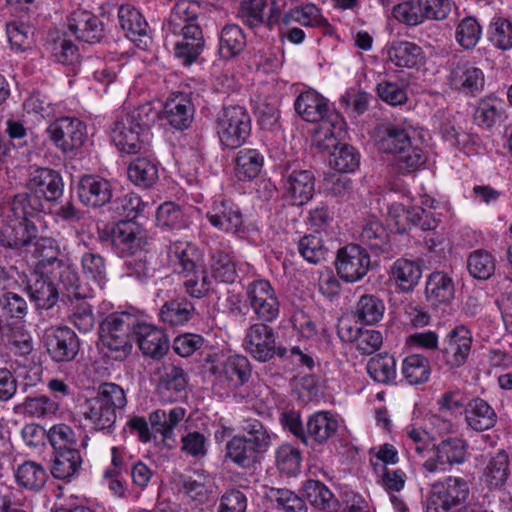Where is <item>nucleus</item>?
<instances>
[{
	"label": "nucleus",
	"instance_id": "1",
	"mask_svg": "<svg viewBox=\"0 0 512 512\" xmlns=\"http://www.w3.org/2000/svg\"><path fill=\"white\" fill-rule=\"evenodd\" d=\"M79 276L71 266L58 259V248L51 237L34 235V305L38 309H49L58 299L59 286L68 292V297H82Z\"/></svg>",
	"mask_w": 512,
	"mask_h": 512
},
{
	"label": "nucleus",
	"instance_id": "2",
	"mask_svg": "<svg viewBox=\"0 0 512 512\" xmlns=\"http://www.w3.org/2000/svg\"><path fill=\"white\" fill-rule=\"evenodd\" d=\"M127 404L125 392L115 383H103L95 396L80 405V415L96 431H110L117 419V412Z\"/></svg>",
	"mask_w": 512,
	"mask_h": 512
},
{
	"label": "nucleus",
	"instance_id": "3",
	"mask_svg": "<svg viewBox=\"0 0 512 512\" xmlns=\"http://www.w3.org/2000/svg\"><path fill=\"white\" fill-rule=\"evenodd\" d=\"M413 132L411 127L395 123L382 125L378 130L379 150L398 155L397 166L402 173L415 171L426 161L423 150L412 139Z\"/></svg>",
	"mask_w": 512,
	"mask_h": 512
},
{
	"label": "nucleus",
	"instance_id": "4",
	"mask_svg": "<svg viewBox=\"0 0 512 512\" xmlns=\"http://www.w3.org/2000/svg\"><path fill=\"white\" fill-rule=\"evenodd\" d=\"M139 318L137 315L123 311L106 317L100 326V339L109 351V357L123 359L131 351V336H135Z\"/></svg>",
	"mask_w": 512,
	"mask_h": 512
},
{
	"label": "nucleus",
	"instance_id": "5",
	"mask_svg": "<svg viewBox=\"0 0 512 512\" xmlns=\"http://www.w3.org/2000/svg\"><path fill=\"white\" fill-rule=\"evenodd\" d=\"M216 132L226 148L243 145L251 133V118L246 109L238 105L224 107L216 117Z\"/></svg>",
	"mask_w": 512,
	"mask_h": 512
},
{
	"label": "nucleus",
	"instance_id": "6",
	"mask_svg": "<svg viewBox=\"0 0 512 512\" xmlns=\"http://www.w3.org/2000/svg\"><path fill=\"white\" fill-rule=\"evenodd\" d=\"M11 209L14 218L11 224L2 230L0 242L5 247L20 249L28 246L32 240L30 232L32 203L29 195L15 196Z\"/></svg>",
	"mask_w": 512,
	"mask_h": 512
},
{
	"label": "nucleus",
	"instance_id": "7",
	"mask_svg": "<svg viewBox=\"0 0 512 512\" xmlns=\"http://www.w3.org/2000/svg\"><path fill=\"white\" fill-rule=\"evenodd\" d=\"M103 242H110L122 256H133L141 253L147 244V233L132 220H122L100 232Z\"/></svg>",
	"mask_w": 512,
	"mask_h": 512
},
{
	"label": "nucleus",
	"instance_id": "8",
	"mask_svg": "<svg viewBox=\"0 0 512 512\" xmlns=\"http://www.w3.org/2000/svg\"><path fill=\"white\" fill-rule=\"evenodd\" d=\"M469 493L470 487L465 479L447 476L431 485L426 512H449L463 504Z\"/></svg>",
	"mask_w": 512,
	"mask_h": 512
},
{
	"label": "nucleus",
	"instance_id": "9",
	"mask_svg": "<svg viewBox=\"0 0 512 512\" xmlns=\"http://www.w3.org/2000/svg\"><path fill=\"white\" fill-rule=\"evenodd\" d=\"M249 306L263 323L273 322L280 313V301L275 289L267 280H256L246 288Z\"/></svg>",
	"mask_w": 512,
	"mask_h": 512
},
{
	"label": "nucleus",
	"instance_id": "10",
	"mask_svg": "<svg viewBox=\"0 0 512 512\" xmlns=\"http://www.w3.org/2000/svg\"><path fill=\"white\" fill-rule=\"evenodd\" d=\"M51 140L64 153L78 150L84 144L87 132L85 124L77 118L63 117L47 128Z\"/></svg>",
	"mask_w": 512,
	"mask_h": 512
},
{
	"label": "nucleus",
	"instance_id": "11",
	"mask_svg": "<svg viewBox=\"0 0 512 512\" xmlns=\"http://www.w3.org/2000/svg\"><path fill=\"white\" fill-rule=\"evenodd\" d=\"M335 268L339 277L348 283L361 280L370 268L368 253L356 244L338 250Z\"/></svg>",
	"mask_w": 512,
	"mask_h": 512
},
{
	"label": "nucleus",
	"instance_id": "12",
	"mask_svg": "<svg viewBox=\"0 0 512 512\" xmlns=\"http://www.w3.org/2000/svg\"><path fill=\"white\" fill-rule=\"evenodd\" d=\"M200 5L191 0H179L172 7L164 29L174 36L203 32L199 24Z\"/></svg>",
	"mask_w": 512,
	"mask_h": 512
},
{
	"label": "nucleus",
	"instance_id": "13",
	"mask_svg": "<svg viewBox=\"0 0 512 512\" xmlns=\"http://www.w3.org/2000/svg\"><path fill=\"white\" fill-rule=\"evenodd\" d=\"M467 444L464 440L453 437L442 440L435 446V455L423 463L427 473H442L454 464H462L466 460Z\"/></svg>",
	"mask_w": 512,
	"mask_h": 512
},
{
	"label": "nucleus",
	"instance_id": "14",
	"mask_svg": "<svg viewBox=\"0 0 512 512\" xmlns=\"http://www.w3.org/2000/svg\"><path fill=\"white\" fill-rule=\"evenodd\" d=\"M243 345L246 352L260 362L269 361L275 354L278 355L274 330L263 322L247 328Z\"/></svg>",
	"mask_w": 512,
	"mask_h": 512
},
{
	"label": "nucleus",
	"instance_id": "15",
	"mask_svg": "<svg viewBox=\"0 0 512 512\" xmlns=\"http://www.w3.org/2000/svg\"><path fill=\"white\" fill-rule=\"evenodd\" d=\"M42 342L55 362L71 361L79 350L78 338L68 327H51L46 329Z\"/></svg>",
	"mask_w": 512,
	"mask_h": 512
},
{
	"label": "nucleus",
	"instance_id": "16",
	"mask_svg": "<svg viewBox=\"0 0 512 512\" xmlns=\"http://www.w3.org/2000/svg\"><path fill=\"white\" fill-rule=\"evenodd\" d=\"M472 333L464 325H458L452 328L442 342V353L445 362L451 368L463 366L472 348Z\"/></svg>",
	"mask_w": 512,
	"mask_h": 512
},
{
	"label": "nucleus",
	"instance_id": "17",
	"mask_svg": "<svg viewBox=\"0 0 512 512\" xmlns=\"http://www.w3.org/2000/svg\"><path fill=\"white\" fill-rule=\"evenodd\" d=\"M483 71L469 62H459L448 76L449 86L466 95H476L484 88Z\"/></svg>",
	"mask_w": 512,
	"mask_h": 512
},
{
	"label": "nucleus",
	"instance_id": "18",
	"mask_svg": "<svg viewBox=\"0 0 512 512\" xmlns=\"http://www.w3.org/2000/svg\"><path fill=\"white\" fill-rule=\"evenodd\" d=\"M206 217L213 227L227 233H238L243 227L240 208L227 200L213 201Z\"/></svg>",
	"mask_w": 512,
	"mask_h": 512
},
{
	"label": "nucleus",
	"instance_id": "19",
	"mask_svg": "<svg viewBox=\"0 0 512 512\" xmlns=\"http://www.w3.org/2000/svg\"><path fill=\"white\" fill-rule=\"evenodd\" d=\"M111 139L115 146L127 154H135L146 150L150 137H144V133L132 124H126V120L119 117L111 128Z\"/></svg>",
	"mask_w": 512,
	"mask_h": 512
},
{
	"label": "nucleus",
	"instance_id": "20",
	"mask_svg": "<svg viewBox=\"0 0 512 512\" xmlns=\"http://www.w3.org/2000/svg\"><path fill=\"white\" fill-rule=\"evenodd\" d=\"M194 112L191 95L187 93L171 95L163 106V117L177 130H184L190 126Z\"/></svg>",
	"mask_w": 512,
	"mask_h": 512
},
{
	"label": "nucleus",
	"instance_id": "21",
	"mask_svg": "<svg viewBox=\"0 0 512 512\" xmlns=\"http://www.w3.org/2000/svg\"><path fill=\"white\" fill-rule=\"evenodd\" d=\"M135 338L142 353L153 359L164 357L169 349V341L163 330L140 320Z\"/></svg>",
	"mask_w": 512,
	"mask_h": 512
},
{
	"label": "nucleus",
	"instance_id": "22",
	"mask_svg": "<svg viewBox=\"0 0 512 512\" xmlns=\"http://www.w3.org/2000/svg\"><path fill=\"white\" fill-rule=\"evenodd\" d=\"M69 31L79 40L87 43L100 41L103 36V27L100 20L91 12L77 9L67 20Z\"/></svg>",
	"mask_w": 512,
	"mask_h": 512
},
{
	"label": "nucleus",
	"instance_id": "23",
	"mask_svg": "<svg viewBox=\"0 0 512 512\" xmlns=\"http://www.w3.org/2000/svg\"><path fill=\"white\" fill-rule=\"evenodd\" d=\"M186 416V409L173 407L168 410L157 409L150 413L149 423L154 433L160 434L162 441L167 445L175 443L174 430L180 425Z\"/></svg>",
	"mask_w": 512,
	"mask_h": 512
},
{
	"label": "nucleus",
	"instance_id": "24",
	"mask_svg": "<svg viewBox=\"0 0 512 512\" xmlns=\"http://www.w3.org/2000/svg\"><path fill=\"white\" fill-rule=\"evenodd\" d=\"M78 195L85 205L101 207L111 200L112 187L104 178L87 175L78 184Z\"/></svg>",
	"mask_w": 512,
	"mask_h": 512
},
{
	"label": "nucleus",
	"instance_id": "25",
	"mask_svg": "<svg viewBox=\"0 0 512 512\" xmlns=\"http://www.w3.org/2000/svg\"><path fill=\"white\" fill-rule=\"evenodd\" d=\"M285 195L293 205L307 203L314 194V176L308 170L291 172L285 180Z\"/></svg>",
	"mask_w": 512,
	"mask_h": 512
},
{
	"label": "nucleus",
	"instance_id": "26",
	"mask_svg": "<svg viewBox=\"0 0 512 512\" xmlns=\"http://www.w3.org/2000/svg\"><path fill=\"white\" fill-rule=\"evenodd\" d=\"M320 124L314 135V143L322 150L336 148L339 141L345 135V121L341 115L331 112Z\"/></svg>",
	"mask_w": 512,
	"mask_h": 512
},
{
	"label": "nucleus",
	"instance_id": "27",
	"mask_svg": "<svg viewBox=\"0 0 512 512\" xmlns=\"http://www.w3.org/2000/svg\"><path fill=\"white\" fill-rule=\"evenodd\" d=\"M294 107L298 115L307 122H318L331 113L327 100L314 90L302 92L296 98Z\"/></svg>",
	"mask_w": 512,
	"mask_h": 512
},
{
	"label": "nucleus",
	"instance_id": "28",
	"mask_svg": "<svg viewBox=\"0 0 512 512\" xmlns=\"http://www.w3.org/2000/svg\"><path fill=\"white\" fill-rule=\"evenodd\" d=\"M250 376L249 360L242 355H232L223 363L218 381L228 389L242 386Z\"/></svg>",
	"mask_w": 512,
	"mask_h": 512
},
{
	"label": "nucleus",
	"instance_id": "29",
	"mask_svg": "<svg viewBox=\"0 0 512 512\" xmlns=\"http://www.w3.org/2000/svg\"><path fill=\"white\" fill-rule=\"evenodd\" d=\"M62 192L63 183L58 172L48 168L34 171V198L51 202L58 199Z\"/></svg>",
	"mask_w": 512,
	"mask_h": 512
},
{
	"label": "nucleus",
	"instance_id": "30",
	"mask_svg": "<svg viewBox=\"0 0 512 512\" xmlns=\"http://www.w3.org/2000/svg\"><path fill=\"white\" fill-rule=\"evenodd\" d=\"M168 263L173 270L181 274L200 262L197 247L188 241L171 242L167 250Z\"/></svg>",
	"mask_w": 512,
	"mask_h": 512
},
{
	"label": "nucleus",
	"instance_id": "31",
	"mask_svg": "<svg viewBox=\"0 0 512 512\" xmlns=\"http://www.w3.org/2000/svg\"><path fill=\"white\" fill-rule=\"evenodd\" d=\"M387 59L390 63L401 68H414L424 59L420 46L409 41H395L387 48Z\"/></svg>",
	"mask_w": 512,
	"mask_h": 512
},
{
	"label": "nucleus",
	"instance_id": "32",
	"mask_svg": "<svg viewBox=\"0 0 512 512\" xmlns=\"http://www.w3.org/2000/svg\"><path fill=\"white\" fill-rule=\"evenodd\" d=\"M465 419L470 428L475 431H485L492 428L497 415L488 402L481 398H474L468 402L464 410Z\"/></svg>",
	"mask_w": 512,
	"mask_h": 512
},
{
	"label": "nucleus",
	"instance_id": "33",
	"mask_svg": "<svg viewBox=\"0 0 512 512\" xmlns=\"http://www.w3.org/2000/svg\"><path fill=\"white\" fill-rule=\"evenodd\" d=\"M195 312L193 303L185 297H180L165 302L160 309L159 317L169 326H182L193 318Z\"/></svg>",
	"mask_w": 512,
	"mask_h": 512
},
{
	"label": "nucleus",
	"instance_id": "34",
	"mask_svg": "<svg viewBox=\"0 0 512 512\" xmlns=\"http://www.w3.org/2000/svg\"><path fill=\"white\" fill-rule=\"evenodd\" d=\"M455 293L453 280L444 272H433L428 276L425 294L433 305L449 303Z\"/></svg>",
	"mask_w": 512,
	"mask_h": 512
},
{
	"label": "nucleus",
	"instance_id": "35",
	"mask_svg": "<svg viewBox=\"0 0 512 512\" xmlns=\"http://www.w3.org/2000/svg\"><path fill=\"white\" fill-rule=\"evenodd\" d=\"M303 495L316 509L324 512H335L338 509V500L333 493L318 480H307L303 485Z\"/></svg>",
	"mask_w": 512,
	"mask_h": 512
},
{
	"label": "nucleus",
	"instance_id": "36",
	"mask_svg": "<svg viewBox=\"0 0 512 512\" xmlns=\"http://www.w3.org/2000/svg\"><path fill=\"white\" fill-rule=\"evenodd\" d=\"M359 238L375 254L388 253L390 250L389 236L383 225L375 218L366 220Z\"/></svg>",
	"mask_w": 512,
	"mask_h": 512
},
{
	"label": "nucleus",
	"instance_id": "37",
	"mask_svg": "<svg viewBox=\"0 0 512 512\" xmlns=\"http://www.w3.org/2000/svg\"><path fill=\"white\" fill-rule=\"evenodd\" d=\"M338 429V421L329 412H318L312 415L307 422V438L318 443H324L331 438Z\"/></svg>",
	"mask_w": 512,
	"mask_h": 512
},
{
	"label": "nucleus",
	"instance_id": "38",
	"mask_svg": "<svg viewBox=\"0 0 512 512\" xmlns=\"http://www.w3.org/2000/svg\"><path fill=\"white\" fill-rule=\"evenodd\" d=\"M391 275L401 290L410 291L421 279L422 269L417 261L398 259L391 268Z\"/></svg>",
	"mask_w": 512,
	"mask_h": 512
},
{
	"label": "nucleus",
	"instance_id": "39",
	"mask_svg": "<svg viewBox=\"0 0 512 512\" xmlns=\"http://www.w3.org/2000/svg\"><path fill=\"white\" fill-rule=\"evenodd\" d=\"M179 275L185 291L193 298L204 297L211 288L208 272L200 263Z\"/></svg>",
	"mask_w": 512,
	"mask_h": 512
},
{
	"label": "nucleus",
	"instance_id": "40",
	"mask_svg": "<svg viewBox=\"0 0 512 512\" xmlns=\"http://www.w3.org/2000/svg\"><path fill=\"white\" fill-rule=\"evenodd\" d=\"M264 158L256 149H242L235 158V175L240 181L252 180L258 176Z\"/></svg>",
	"mask_w": 512,
	"mask_h": 512
},
{
	"label": "nucleus",
	"instance_id": "41",
	"mask_svg": "<svg viewBox=\"0 0 512 512\" xmlns=\"http://www.w3.org/2000/svg\"><path fill=\"white\" fill-rule=\"evenodd\" d=\"M510 475L509 458L505 451L492 456L484 470V480L490 488L501 489Z\"/></svg>",
	"mask_w": 512,
	"mask_h": 512
},
{
	"label": "nucleus",
	"instance_id": "42",
	"mask_svg": "<svg viewBox=\"0 0 512 512\" xmlns=\"http://www.w3.org/2000/svg\"><path fill=\"white\" fill-rule=\"evenodd\" d=\"M240 429L244 432L240 435L259 454L265 453L271 445V437L264 425L257 419L244 418L240 422Z\"/></svg>",
	"mask_w": 512,
	"mask_h": 512
},
{
	"label": "nucleus",
	"instance_id": "43",
	"mask_svg": "<svg viewBox=\"0 0 512 512\" xmlns=\"http://www.w3.org/2000/svg\"><path fill=\"white\" fill-rule=\"evenodd\" d=\"M259 455L240 435L233 436L226 444V457L241 468H251Z\"/></svg>",
	"mask_w": 512,
	"mask_h": 512
},
{
	"label": "nucleus",
	"instance_id": "44",
	"mask_svg": "<svg viewBox=\"0 0 512 512\" xmlns=\"http://www.w3.org/2000/svg\"><path fill=\"white\" fill-rule=\"evenodd\" d=\"M246 46V37L242 29L235 24L226 25L219 37V53L222 58L230 59L239 55Z\"/></svg>",
	"mask_w": 512,
	"mask_h": 512
},
{
	"label": "nucleus",
	"instance_id": "45",
	"mask_svg": "<svg viewBox=\"0 0 512 512\" xmlns=\"http://www.w3.org/2000/svg\"><path fill=\"white\" fill-rule=\"evenodd\" d=\"M402 374L410 385L425 383L431 374L430 362L423 355H409L402 362Z\"/></svg>",
	"mask_w": 512,
	"mask_h": 512
},
{
	"label": "nucleus",
	"instance_id": "46",
	"mask_svg": "<svg viewBox=\"0 0 512 512\" xmlns=\"http://www.w3.org/2000/svg\"><path fill=\"white\" fill-rule=\"evenodd\" d=\"M180 37L181 39L174 45V55L183 64L191 65L203 51L205 44L203 32L195 33L194 36L187 34Z\"/></svg>",
	"mask_w": 512,
	"mask_h": 512
},
{
	"label": "nucleus",
	"instance_id": "47",
	"mask_svg": "<svg viewBox=\"0 0 512 512\" xmlns=\"http://www.w3.org/2000/svg\"><path fill=\"white\" fill-rule=\"evenodd\" d=\"M118 21L126 36L132 40L136 36L147 33L148 24L141 13L131 5H121L118 10Z\"/></svg>",
	"mask_w": 512,
	"mask_h": 512
},
{
	"label": "nucleus",
	"instance_id": "48",
	"mask_svg": "<svg viewBox=\"0 0 512 512\" xmlns=\"http://www.w3.org/2000/svg\"><path fill=\"white\" fill-rule=\"evenodd\" d=\"M159 115V110L151 103H144L121 117L126 120V124H132L143 132L144 137L151 138L150 129L158 120Z\"/></svg>",
	"mask_w": 512,
	"mask_h": 512
},
{
	"label": "nucleus",
	"instance_id": "49",
	"mask_svg": "<svg viewBox=\"0 0 512 512\" xmlns=\"http://www.w3.org/2000/svg\"><path fill=\"white\" fill-rule=\"evenodd\" d=\"M128 176L138 186L151 187L158 179V168L151 159L139 157L130 163Z\"/></svg>",
	"mask_w": 512,
	"mask_h": 512
},
{
	"label": "nucleus",
	"instance_id": "50",
	"mask_svg": "<svg viewBox=\"0 0 512 512\" xmlns=\"http://www.w3.org/2000/svg\"><path fill=\"white\" fill-rule=\"evenodd\" d=\"M34 437L47 440L58 453L68 449L67 445L72 442L73 432L69 426L64 424L54 425L49 430L39 424H34Z\"/></svg>",
	"mask_w": 512,
	"mask_h": 512
},
{
	"label": "nucleus",
	"instance_id": "51",
	"mask_svg": "<svg viewBox=\"0 0 512 512\" xmlns=\"http://www.w3.org/2000/svg\"><path fill=\"white\" fill-rule=\"evenodd\" d=\"M82 271L85 277L93 281L100 289L107 282L105 259L98 253L85 252L81 258Z\"/></svg>",
	"mask_w": 512,
	"mask_h": 512
},
{
	"label": "nucleus",
	"instance_id": "52",
	"mask_svg": "<svg viewBox=\"0 0 512 512\" xmlns=\"http://www.w3.org/2000/svg\"><path fill=\"white\" fill-rule=\"evenodd\" d=\"M81 456L76 449H65L55 456L52 474L58 479H69L80 468Z\"/></svg>",
	"mask_w": 512,
	"mask_h": 512
},
{
	"label": "nucleus",
	"instance_id": "53",
	"mask_svg": "<svg viewBox=\"0 0 512 512\" xmlns=\"http://www.w3.org/2000/svg\"><path fill=\"white\" fill-rule=\"evenodd\" d=\"M266 495L282 512H307L304 500L289 489L270 488Z\"/></svg>",
	"mask_w": 512,
	"mask_h": 512
},
{
	"label": "nucleus",
	"instance_id": "54",
	"mask_svg": "<svg viewBox=\"0 0 512 512\" xmlns=\"http://www.w3.org/2000/svg\"><path fill=\"white\" fill-rule=\"evenodd\" d=\"M367 372L376 382L390 383L396 378V361L387 354L377 355L368 361Z\"/></svg>",
	"mask_w": 512,
	"mask_h": 512
},
{
	"label": "nucleus",
	"instance_id": "55",
	"mask_svg": "<svg viewBox=\"0 0 512 512\" xmlns=\"http://www.w3.org/2000/svg\"><path fill=\"white\" fill-rule=\"evenodd\" d=\"M213 277L223 283H233L237 278L235 263L229 254L215 250L211 253L210 262Z\"/></svg>",
	"mask_w": 512,
	"mask_h": 512
},
{
	"label": "nucleus",
	"instance_id": "56",
	"mask_svg": "<svg viewBox=\"0 0 512 512\" xmlns=\"http://www.w3.org/2000/svg\"><path fill=\"white\" fill-rule=\"evenodd\" d=\"M329 163L340 173L353 172L360 164V155L351 145H337L335 151L331 153Z\"/></svg>",
	"mask_w": 512,
	"mask_h": 512
},
{
	"label": "nucleus",
	"instance_id": "57",
	"mask_svg": "<svg viewBox=\"0 0 512 512\" xmlns=\"http://www.w3.org/2000/svg\"><path fill=\"white\" fill-rule=\"evenodd\" d=\"M494 257L483 250L472 252L467 260V268L469 273L476 279H489L495 272Z\"/></svg>",
	"mask_w": 512,
	"mask_h": 512
},
{
	"label": "nucleus",
	"instance_id": "58",
	"mask_svg": "<svg viewBox=\"0 0 512 512\" xmlns=\"http://www.w3.org/2000/svg\"><path fill=\"white\" fill-rule=\"evenodd\" d=\"M183 491L194 501L205 503L212 493V479L204 473H195L183 481Z\"/></svg>",
	"mask_w": 512,
	"mask_h": 512
},
{
	"label": "nucleus",
	"instance_id": "59",
	"mask_svg": "<svg viewBox=\"0 0 512 512\" xmlns=\"http://www.w3.org/2000/svg\"><path fill=\"white\" fill-rule=\"evenodd\" d=\"M392 15L407 26H417L425 22L421 0H406L396 4Z\"/></svg>",
	"mask_w": 512,
	"mask_h": 512
},
{
	"label": "nucleus",
	"instance_id": "60",
	"mask_svg": "<svg viewBox=\"0 0 512 512\" xmlns=\"http://www.w3.org/2000/svg\"><path fill=\"white\" fill-rule=\"evenodd\" d=\"M481 26L474 17L463 18L457 25L455 39L464 49L474 48L481 38Z\"/></svg>",
	"mask_w": 512,
	"mask_h": 512
},
{
	"label": "nucleus",
	"instance_id": "61",
	"mask_svg": "<svg viewBox=\"0 0 512 512\" xmlns=\"http://www.w3.org/2000/svg\"><path fill=\"white\" fill-rule=\"evenodd\" d=\"M385 311V305L381 299L374 295L362 296L356 308V314L360 320L367 324L380 321Z\"/></svg>",
	"mask_w": 512,
	"mask_h": 512
},
{
	"label": "nucleus",
	"instance_id": "62",
	"mask_svg": "<svg viewBox=\"0 0 512 512\" xmlns=\"http://www.w3.org/2000/svg\"><path fill=\"white\" fill-rule=\"evenodd\" d=\"M301 453L298 448L283 444L276 451V464L281 472L295 475L301 466Z\"/></svg>",
	"mask_w": 512,
	"mask_h": 512
},
{
	"label": "nucleus",
	"instance_id": "63",
	"mask_svg": "<svg viewBox=\"0 0 512 512\" xmlns=\"http://www.w3.org/2000/svg\"><path fill=\"white\" fill-rule=\"evenodd\" d=\"M490 40L499 49L512 48V23L505 18H494L489 27Z\"/></svg>",
	"mask_w": 512,
	"mask_h": 512
},
{
	"label": "nucleus",
	"instance_id": "64",
	"mask_svg": "<svg viewBox=\"0 0 512 512\" xmlns=\"http://www.w3.org/2000/svg\"><path fill=\"white\" fill-rule=\"evenodd\" d=\"M298 250L303 258L312 264H318L325 259L327 250L322 239L317 235L304 236L298 244Z\"/></svg>",
	"mask_w": 512,
	"mask_h": 512
}]
</instances>
